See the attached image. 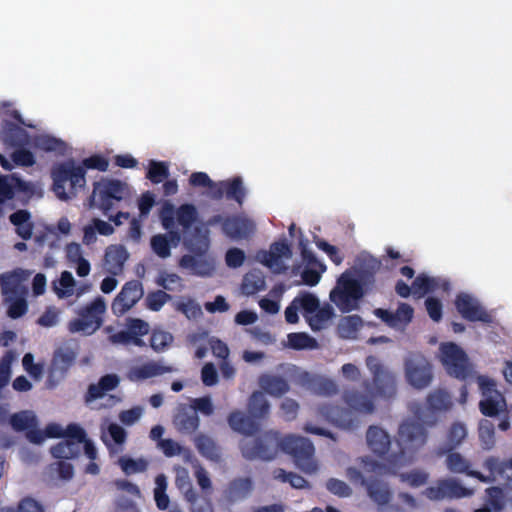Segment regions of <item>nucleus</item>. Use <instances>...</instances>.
I'll return each mask as SVG.
<instances>
[{
  "label": "nucleus",
  "instance_id": "27",
  "mask_svg": "<svg viewBox=\"0 0 512 512\" xmlns=\"http://www.w3.org/2000/svg\"><path fill=\"white\" fill-rule=\"evenodd\" d=\"M120 379L116 374H106L102 376L97 383L90 384L85 393L84 400L91 403L102 398L107 392L116 389Z\"/></svg>",
  "mask_w": 512,
  "mask_h": 512
},
{
  "label": "nucleus",
  "instance_id": "13",
  "mask_svg": "<svg viewBox=\"0 0 512 512\" xmlns=\"http://www.w3.org/2000/svg\"><path fill=\"white\" fill-rule=\"evenodd\" d=\"M76 358L77 353L68 347H60L54 351L46 381L48 388H55L66 377Z\"/></svg>",
  "mask_w": 512,
  "mask_h": 512
},
{
  "label": "nucleus",
  "instance_id": "16",
  "mask_svg": "<svg viewBox=\"0 0 512 512\" xmlns=\"http://www.w3.org/2000/svg\"><path fill=\"white\" fill-rule=\"evenodd\" d=\"M423 494L430 500L459 499L470 496L472 491L454 478L439 479L434 486L427 487Z\"/></svg>",
  "mask_w": 512,
  "mask_h": 512
},
{
  "label": "nucleus",
  "instance_id": "3",
  "mask_svg": "<svg viewBox=\"0 0 512 512\" xmlns=\"http://www.w3.org/2000/svg\"><path fill=\"white\" fill-rule=\"evenodd\" d=\"M428 437L429 432L423 422L413 418L404 419L395 436L398 448L389 457V468L398 469L407 465L412 456L426 445Z\"/></svg>",
  "mask_w": 512,
  "mask_h": 512
},
{
  "label": "nucleus",
  "instance_id": "20",
  "mask_svg": "<svg viewBox=\"0 0 512 512\" xmlns=\"http://www.w3.org/2000/svg\"><path fill=\"white\" fill-rule=\"evenodd\" d=\"M254 489L250 477H236L230 480L222 491V497L228 504H234L246 499Z\"/></svg>",
  "mask_w": 512,
  "mask_h": 512
},
{
  "label": "nucleus",
  "instance_id": "39",
  "mask_svg": "<svg viewBox=\"0 0 512 512\" xmlns=\"http://www.w3.org/2000/svg\"><path fill=\"white\" fill-rule=\"evenodd\" d=\"M426 405L432 412L448 411L452 407L451 396L443 389L434 390L427 395Z\"/></svg>",
  "mask_w": 512,
  "mask_h": 512
},
{
  "label": "nucleus",
  "instance_id": "33",
  "mask_svg": "<svg viewBox=\"0 0 512 512\" xmlns=\"http://www.w3.org/2000/svg\"><path fill=\"white\" fill-rule=\"evenodd\" d=\"M9 221L15 226V231L23 240H29L33 235L34 224L31 221V213L20 209L9 216Z\"/></svg>",
  "mask_w": 512,
  "mask_h": 512
},
{
  "label": "nucleus",
  "instance_id": "6",
  "mask_svg": "<svg viewBox=\"0 0 512 512\" xmlns=\"http://www.w3.org/2000/svg\"><path fill=\"white\" fill-rule=\"evenodd\" d=\"M129 194L126 183L117 179H102L93 184L89 207L96 208L108 216L114 207Z\"/></svg>",
  "mask_w": 512,
  "mask_h": 512
},
{
  "label": "nucleus",
  "instance_id": "23",
  "mask_svg": "<svg viewBox=\"0 0 512 512\" xmlns=\"http://www.w3.org/2000/svg\"><path fill=\"white\" fill-rule=\"evenodd\" d=\"M466 437V425L459 421L453 422L446 432L444 443L436 449V456L442 457L446 453L456 450L461 446Z\"/></svg>",
  "mask_w": 512,
  "mask_h": 512
},
{
  "label": "nucleus",
  "instance_id": "62",
  "mask_svg": "<svg viewBox=\"0 0 512 512\" xmlns=\"http://www.w3.org/2000/svg\"><path fill=\"white\" fill-rule=\"evenodd\" d=\"M34 418L30 417L26 411L15 413L10 417V424L16 431H24L34 425Z\"/></svg>",
  "mask_w": 512,
  "mask_h": 512
},
{
  "label": "nucleus",
  "instance_id": "45",
  "mask_svg": "<svg viewBox=\"0 0 512 512\" xmlns=\"http://www.w3.org/2000/svg\"><path fill=\"white\" fill-rule=\"evenodd\" d=\"M4 303L7 305V315L12 319L22 317L28 310L26 295L4 298Z\"/></svg>",
  "mask_w": 512,
  "mask_h": 512
},
{
  "label": "nucleus",
  "instance_id": "31",
  "mask_svg": "<svg viewBox=\"0 0 512 512\" xmlns=\"http://www.w3.org/2000/svg\"><path fill=\"white\" fill-rule=\"evenodd\" d=\"M1 140L10 146H21L25 143L27 138L26 131L9 120H3L0 130Z\"/></svg>",
  "mask_w": 512,
  "mask_h": 512
},
{
  "label": "nucleus",
  "instance_id": "17",
  "mask_svg": "<svg viewBox=\"0 0 512 512\" xmlns=\"http://www.w3.org/2000/svg\"><path fill=\"white\" fill-rule=\"evenodd\" d=\"M143 295V285L139 280L126 282L112 302L113 314L118 317L124 315L136 305Z\"/></svg>",
  "mask_w": 512,
  "mask_h": 512
},
{
  "label": "nucleus",
  "instance_id": "63",
  "mask_svg": "<svg viewBox=\"0 0 512 512\" xmlns=\"http://www.w3.org/2000/svg\"><path fill=\"white\" fill-rule=\"evenodd\" d=\"M127 330L133 337L142 339L149 332V324L139 318H129L127 320Z\"/></svg>",
  "mask_w": 512,
  "mask_h": 512
},
{
  "label": "nucleus",
  "instance_id": "21",
  "mask_svg": "<svg viewBox=\"0 0 512 512\" xmlns=\"http://www.w3.org/2000/svg\"><path fill=\"white\" fill-rule=\"evenodd\" d=\"M173 425L179 433L191 435L198 430L200 419L186 404H179L173 416Z\"/></svg>",
  "mask_w": 512,
  "mask_h": 512
},
{
  "label": "nucleus",
  "instance_id": "19",
  "mask_svg": "<svg viewBox=\"0 0 512 512\" xmlns=\"http://www.w3.org/2000/svg\"><path fill=\"white\" fill-rule=\"evenodd\" d=\"M255 228L251 219L240 215L227 216L223 223V233L232 240L248 239Z\"/></svg>",
  "mask_w": 512,
  "mask_h": 512
},
{
  "label": "nucleus",
  "instance_id": "61",
  "mask_svg": "<svg viewBox=\"0 0 512 512\" xmlns=\"http://www.w3.org/2000/svg\"><path fill=\"white\" fill-rule=\"evenodd\" d=\"M155 283L164 290L175 291L176 286H181V278L175 273L161 272Z\"/></svg>",
  "mask_w": 512,
  "mask_h": 512
},
{
  "label": "nucleus",
  "instance_id": "40",
  "mask_svg": "<svg viewBox=\"0 0 512 512\" xmlns=\"http://www.w3.org/2000/svg\"><path fill=\"white\" fill-rule=\"evenodd\" d=\"M248 411L255 419H263L269 415L270 404L263 392L255 391L251 394L248 402Z\"/></svg>",
  "mask_w": 512,
  "mask_h": 512
},
{
  "label": "nucleus",
  "instance_id": "24",
  "mask_svg": "<svg viewBox=\"0 0 512 512\" xmlns=\"http://www.w3.org/2000/svg\"><path fill=\"white\" fill-rule=\"evenodd\" d=\"M177 485L183 491L185 500L190 503L191 512H214L211 500L207 497H200L187 477L185 479L178 478Z\"/></svg>",
  "mask_w": 512,
  "mask_h": 512
},
{
  "label": "nucleus",
  "instance_id": "30",
  "mask_svg": "<svg viewBox=\"0 0 512 512\" xmlns=\"http://www.w3.org/2000/svg\"><path fill=\"white\" fill-rule=\"evenodd\" d=\"M193 441L197 451L202 457L215 463L221 461V449L210 436L199 433L194 437Z\"/></svg>",
  "mask_w": 512,
  "mask_h": 512
},
{
  "label": "nucleus",
  "instance_id": "42",
  "mask_svg": "<svg viewBox=\"0 0 512 512\" xmlns=\"http://www.w3.org/2000/svg\"><path fill=\"white\" fill-rule=\"evenodd\" d=\"M222 184L225 185V197L242 206L246 197V189L243 186L242 178L239 176L233 177L222 181Z\"/></svg>",
  "mask_w": 512,
  "mask_h": 512
},
{
  "label": "nucleus",
  "instance_id": "52",
  "mask_svg": "<svg viewBox=\"0 0 512 512\" xmlns=\"http://www.w3.org/2000/svg\"><path fill=\"white\" fill-rule=\"evenodd\" d=\"M293 303L298 304V307L302 309L305 318L306 316L313 314L320 306L318 298L314 294L308 292L296 297L293 300Z\"/></svg>",
  "mask_w": 512,
  "mask_h": 512
},
{
  "label": "nucleus",
  "instance_id": "50",
  "mask_svg": "<svg viewBox=\"0 0 512 512\" xmlns=\"http://www.w3.org/2000/svg\"><path fill=\"white\" fill-rule=\"evenodd\" d=\"M399 479L401 482L407 483L410 487L417 488L428 482L429 474L421 469H413L409 472L400 473Z\"/></svg>",
  "mask_w": 512,
  "mask_h": 512
},
{
  "label": "nucleus",
  "instance_id": "43",
  "mask_svg": "<svg viewBox=\"0 0 512 512\" xmlns=\"http://www.w3.org/2000/svg\"><path fill=\"white\" fill-rule=\"evenodd\" d=\"M333 315L334 312L331 306H319L313 314L306 316V320L313 331H320L327 326Z\"/></svg>",
  "mask_w": 512,
  "mask_h": 512
},
{
  "label": "nucleus",
  "instance_id": "58",
  "mask_svg": "<svg viewBox=\"0 0 512 512\" xmlns=\"http://www.w3.org/2000/svg\"><path fill=\"white\" fill-rule=\"evenodd\" d=\"M118 463L122 471L126 475H130L137 472H143L147 468V464L143 460H135L130 457H120Z\"/></svg>",
  "mask_w": 512,
  "mask_h": 512
},
{
  "label": "nucleus",
  "instance_id": "9",
  "mask_svg": "<svg viewBox=\"0 0 512 512\" xmlns=\"http://www.w3.org/2000/svg\"><path fill=\"white\" fill-rule=\"evenodd\" d=\"M34 195V187L13 173L0 176V204L16 198L22 205L28 204Z\"/></svg>",
  "mask_w": 512,
  "mask_h": 512
},
{
  "label": "nucleus",
  "instance_id": "46",
  "mask_svg": "<svg viewBox=\"0 0 512 512\" xmlns=\"http://www.w3.org/2000/svg\"><path fill=\"white\" fill-rule=\"evenodd\" d=\"M437 287L438 283L436 279L425 274H419L412 282L413 294L417 297H422L433 292Z\"/></svg>",
  "mask_w": 512,
  "mask_h": 512
},
{
  "label": "nucleus",
  "instance_id": "32",
  "mask_svg": "<svg viewBox=\"0 0 512 512\" xmlns=\"http://www.w3.org/2000/svg\"><path fill=\"white\" fill-rule=\"evenodd\" d=\"M173 371V368L170 366H165L160 364L159 362L150 361L141 366L134 367L129 372L130 380H145L155 376L163 375L165 373H170Z\"/></svg>",
  "mask_w": 512,
  "mask_h": 512
},
{
  "label": "nucleus",
  "instance_id": "8",
  "mask_svg": "<svg viewBox=\"0 0 512 512\" xmlns=\"http://www.w3.org/2000/svg\"><path fill=\"white\" fill-rule=\"evenodd\" d=\"M106 311V303L100 296L96 297L92 302L82 307L79 311V317L73 319L68 324L71 333L82 332L91 335L103 323L102 316Z\"/></svg>",
  "mask_w": 512,
  "mask_h": 512
},
{
  "label": "nucleus",
  "instance_id": "37",
  "mask_svg": "<svg viewBox=\"0 0 512 512\" xmlns=\"http://www.w3.org/2000/svg\"><path fill=\"white\" fill-rule=\"evenodd\" d=\"M507 407L506 400L501 393L484 396L479 402L481 413L488 417H495L500 412L505 411Z\"/></svg>",
  "mask_w": 512,
  "mask_h": 512
},
{
  "label": "nucleus",
  "instance_id": "60",
  "mask_svg": "<svg viewBox=\"0 0 512 512\" xmlns=\"http://www.w3.org/2000/svg\"><path fill=\"white\" fill-rule=\"evenodd\" d=\"M109 340L113 344H123V345H134L138 347H142L145 345L144 341L142 339L133 337L129 331L121 330L117 333H114L109 336Z\"/></svg>",
  "mask_w": 512,
  "mask_h": 512
},
{
  "label": "nucleus",
  "instance_id": "48",
  "mask_svg": "<svg viewBox=\"0 0 512 512\" xmlns=\"http://www.w3.org/2000/svg\"><path fill=\"white\" fill-rule=\"evenodd\" d=\"M169 176V167L166 162L151 160L146 177L153 183L159 184Z\"/></svg>",
  "mask_w": 512,
  "mask_h": 512
},
{
  "label": "nucleus",
  "instance_id": "4",
  "mask_svg": "<svg viewBox=\"0 0 512 512\" xmlns=\"http://www.w3.org/2000/svg\"><path fill=\"white\" fill-rule=\"evenodd\" d=\"M53 191L61 200H68L86 186V171L73 159L55 164L51 169Z\"/></svg>",
  "mask_w": 512,
  "mask_h": 512
},
{
  "label": "nucleus",
  "instance_id": "49",
  "mask_svg": "<svg viewBox=\"0 0 512 512\" xmlns=\"http://www.w3.org/2000/svg\"><path fill=\"white\" fill-rule=\"evenodd\" d=\"M478 432L482 447L486 450L491 449L495 444L494 424L487 419L481 420Z\"/></svg>",
  "mask_w": 512,
  "mask_h": 512
},
{
  "label": "nucleus",
  "instance_id": "55",
  "mask_svg": "<svg viewBox=\"0 0 512 512\" xmlns=\"http://www.w3.org/2000/svg\"><path fill=\"white\" fill-rule=\"evenodd\" d=\"M59 286H54L56 294L60 298L69 297L74 293L75 280L71 272L63 271L59 278Z\"/></svg>",
  "mask_w": 512,
  "mask_h": 512
},
{
  "label": "nucleus",
  "instance_id": "41",
  "mask_svg": "<svg viewBox=\"0 0 512 512\" xmlns=\"http://www.w3.org/2000/svg\"><path fill=\"white\" fill-rule=\"evenodd\" d=\"M265 277L261 271L253 270L246 273L241 283L242 293L254 295L265 289Z\"/></svg>",
  "mask_w": 512,
  "mask_h": 512
},
{
  "label": "nucleus",
  "instance_id": "44",
  "mask_svg": "<svg viewBox=\"0 0 512 512\" xmlns=\"http://www.w3.org/2000/svg\"><path fill=\"white\" fill-rule=\"evenodd\" d=\"M50 452L56 459H74L80 455L81 447L74 441H61L51 447Z\"/></svg>",
  "mask_w": 512,
  "mask_h": 512
},
{
  "label": "nucleus",
  "instance_id": "5",
  "mask_svg": "<svg viewBox=\"0 0 512 512\" xmlns=\"http://www.w3.org/2000/svg\"><path fill=\"white\" fill-rule=\"evenodd\" d=\"M209 242L208 230L203 226H194L193 231L185 237V245L195 255H183L180 266L195 275H211L214 267L203 257L209 248Z\"/></svg>",
  "mask_w": 512,
  "mask_h": 512
},
{
  "label": "nucleus",
  "instance_id": "36",
  "mask_svg": "<svg viewBox=\"0 0 512 512\" xmlns=\"http://www.w3.org/2000/svg\"><path fill=\"white\" fill-rule=\"evenodd\" d=\"M307 378L308 388L317 395L321 396H332L338 393V385L335 381L324 378V377H310L308 373H305Z\"/></svg>",
  "mask_w": 512,
  "mask_h": 512
},
{
  "label": "nucleus",
  "instance_id": "64",
  "mask_svg": "<svg viewBox=\"0 0 512 512\" xmlns=\"http://www.w3.org/2000/svg\"><path fill=\"white\" fill-rule=\"evenodd\" d=\"M327 490L341 498L349 497L352 494L351 488L342 480L331 478L326 483Z\"/></svg>",
  "mask_w": 512,
  "mask_h": 512
},
{
  "label": "nucleus",
  "instance_id": "12",
  "mask_svg": "<svg viewBox=\"0 0 512 512\" xmlns=\"http://www.w3.org/2000/svg\"><path fill=\"white\" fill-rule=\"evenodd\" d=\"M441 362L447 373L458 379H465L468 374L466 353L455 343H442L440 346Z\"/></svg>",
  "mask_w": 512,
  "mask_h": 512
},
{
  "label": "nucleus",
  "instance_id": "18",
  "mask_svg": "<svg viewBox=\"0 0 512 512\" xmlns=\"http://www.w3.org/2000/svg\"><path fill=\"white\" fill-rule=\"evenodd\" d=\"M366 440L370 450L384 459L389 466L390 455L396 453L391 450V439L389 434L378 426H370L366 433Z\"/></svg>",
  "mask_w": 512,
  "mask_h": 512
},
{
  "label": "nucleus",
  "instance_id": "11",
  "mask_svg": "<svg viewBox=\"0 0 512 512\" xmlns=\"http://www.w3.org/2000/svg\"><path fill=\"white\" fill-rule=\"evenodd\" d=\"M346 476L353 484H359L366 488L369 498L378 505H386L391 500V492L387 483L377 477L366 478L360 470L348 467Z\"/></svg>",
  "mask_w": 512,
  "mask_h": 512
},
{
  "label": "nucleus",
  "instance_id": "1",
  "mask_svg": "<svg viewBox=\"0 0 512 512\" xmlns=\"http://www.w3.org/2000/svg\"><path fill=\"white\" fill-rule=\"evenodd\" d=\"M365 363L372 375L371 381L363 382L365 392L354 388L344 391L342 398L349 409L330 404H323L318 408L319 413L337 427L347 430L355 429L359 423L355 412L363 415L372 414L376 410V398L390 401L397 395L395 373L374 355L367 356Z\"/></svg>",
  "mask_w": 512,
  "mask_h": 512
},
{
  "label": "nucleus",
  "instance_id": "47",
  "mask_svg": "<svg viewBox=\"0 0 512 512\" xmlns=\"http://www.w3.org/2000/svg\"><path fill=\"white\" fill-rule=\"evenodd\" d=\"M156 487L154 489V500L159 510H166L169 507L170 499L166 493L167 478L164 474H159L155 479Z\"/></svg>",
  "mask_w": 512,
  "mask_h": 512
},
{
  "label": "nucleus",
  "instance_id": "7",
  "mask_svg": "<svg viewBox=\"0 0 512 512\" xmlns=\"http://www.w3.org/2000/svg\"><path fill=\"white\" fill-rule=\"evenodd\" d=\"M364 294L361 281L355 279L352 273L347 270L341 274L335 288L330 292V300L341 312L347 313L358 309L359 302Z\"/></svg>",
  "mask_w": 512,
  "mask_h": 512
},
{
  "label": "nucleus",
  "instance_id": "34",
  "mask_svg": "<svg viewBox=\"0 0 512 512\" xmlns=\"http://www.w3.org/2000/svg\"><path fill=\"white\" fill-rule=\"evenodd\" d=\"M128 258L126 249L121 245H111L106 249L105 262L108 271L114 275L123 270L124 264Z\"/></svg>",
  "mask_w": 512,
  "mask_h": 512
},
{
  "label": "nucleus",
  "instance_id": "59",
  "mask_svg": "<svg viewBox=\"0 0 512 512\" xmlns=\"http://www.w3.org/2000/svg\"><path fill=\"white\" fill-rule=\"evenodd\" d=\"M80 165L84 168V171H87V169H95L100 172H105L108 170L109 161L100 154H94L83 159Z\"/></svg>",
  "mask_w": 512,
  "mask_h": 512
},
{
  "label": "nucleus",
  "instance_id": "38",
  "mask_svg": "<svg viewBox=\"0 0 512 512\" xmlns=\"http://www.w3.org/2000/svg\"><path fill=\"white\" fill-rule=\"evenodd\" d=\"M176 220L182 227L183 232L186 233V237L193 231L192 225L198 219V211L193 204H182L176 212Z\"/></svg>",
  "mask_w": 512,
  "mask_h": 512
},
{
  "label": "nucleus",
  "instance_id": "28",
  "mask_svg": "<svg viewBox=\"0 0 512 512\" xmlns=\"http://www.w3.org/2000/svg\"><path fill=\"white\" fill-rule=\"evenodd\" d=\"M228 424L234 431L246 436L254 435L259 430V423L256 419L240 411L230 413L228 416Z\"/></svg>",
  "mask_w": 512,
  "mask_h": 512
},
{
  "label": "nucleus",
  "instance_id": "54",
  "mask_svg": "<svg viewBox=\"0 0 512 512\" xmlns=\"http://www.w3.org/2000/svg\"><path fill=\"white\" fill-rule=\"evenodd\" d=\"M289 346L296 350L314 348L317 344L316 340L306 333H290L288 334Z\"/></svg>",
  "mask_w": 512,
  "mask_h": 512
},
{
  "label": "nucleus",
  "instance_id": "25",
  "mask_svg": "<svg viewBox=\"0 0 512 512\" xmlns=\"http://www.w3.org/2000/svg\"><path fill=\"white\" fill-rule=\"evenodd\" d=\"M20 270L6 272L0 275V287L4 298L27 295L28 290L23 284Z\"/></svg>",
  "mask_w": 512,
  "mask_h": 512
},
{
  "label": "nucleus",
  "instance_id": "14",
  "mask_svg": "<svg viewBox=\"0 0 512 512\" xmlns=\"http://www.w3.org/2000/svg\"><path fill=\"white\" fill-rule=\"evenodd\" d=\"M454 305L457 312L467 321L482 322L490 324L493 322L492 315L481 305V303L468 293L461 292L456 295Z\"/></svg>",
  "mask_w": 512,
  "mask_h": 512
},
{
  "label": "nucleus",
  "instance_id": "51",
  "mask_svg": "<svg viewBox=\"0 0 512 512\" xmlns=\"http://www.w3.org/2000/svg\"><path fill=\"white\" fill-rule=\"evenodd\" d=\"M150 246L152 251L162 259H166L171 255V245L168 236L163 234H156L150 239Z\"/></svg>",
  "mask_w": 512,
  "mask_h": 512
},
{
  "label": "nucleus",
  "instance_id": "57",
  "mask_svg": "<svg viewBox=\"0 0 512 512\" xmlns=\"http://www.w3.org/2000/svg\"><path fill=\"white\" fill-rule=\"evenodd\" d=\"M188 407L192 411H195L196 414L199 412L205 416H210L214 412V406L209 396L191 399Z\"/></svg>",
  "mask_w": 512,
  "mask_h": 512
},
{
  "label": "nucleus",
  "instance_id": "29",
  "mask_svg": "<svg viewBox=\"0 0 512 512\" xmlns=\"http://www.w3.org/2000/svg\"><path fill=\"white\" fill-rule=\"evenodd\" d=\"M258 385L265 393L274 397H281L290 389L289 383L285 378L272 374L260 375Z\"/></svg>",
  "mask_w": 512,
  "mask_h": 512
},
{
  "label": "nucleus",
  "instance_id": "15",
  "mask_svg": "<svg viewBox=\"0 0 512 512\" xmlns=\"http://www.w3.org/2000/svg\"><path fill=\"white\" fill-rule=\"evenodd\" d=\"M292 250L287 241H276L270 245L269 250H261L257 253V260L268 267L275 274L286 273L288 267L282 261V258H290Z\"/></svg>",
  "mask_w": 512,
  "mask_h": 512
},
{
  "label": "nucleus",
  "instance_id": "56",
  "mask_svg": "<svg viewBox=\"0 0 512 512\" xmlns=\"http://www.w3.org/2000/svg\"><path fill=\"white\" fill-rule=\"evenodd\" d=\"M486 505L497 512L504 508V493L500 487L494 486L486 489Z\"/></svg>",
  "mask_w": 512,
  "mask_h": 512
},
{
  "label": "nucleus",
  "instance_id": "53",
  "mask_svg": "<svg viewBox=\"0 0 512 512\" xmlns=\"http://www.w3.org/2000/svg\"><path fill=\"white\" fill-rule=\"evenodd\" d=\"M171 299V295L164 290H156L149 292L146 296V307L154 312L161 310V308Z\"/></svg>",
  "mask_w": 512,
  "mask_h": 512
},
{
  "label": "nucleus",
  "instance_id": "22",
  "mask_svg": "<svg viewBox=\"0 0 512 512\" xmlns=\"http://www.w3.org/2000/svg\"><path fill=\"white\" fill-rule=\"evenodd\" d=\"M446 467L447 469L455 474H466L470 477L476 478L481 482L488 483L492 479L485 477L481 472L471 469V463L460 453L451 451L446 453Z\"/></svg>",
  "mask_w": 512,
  "mask_h": 512
},
{
  "label": "nucleus",
  "instance_id": "2",
  "mask_svg": "<svg viewBox=\"0 0 512 512\" xmlns=\"http://www.w3.org/2000/svg\"><path fill=\"white\" fill-rule=\"evenodd\" d=\"M240 450L242 456L249 461L273 460L281 450L290 455L301 470L314 472L317 469L314 445L308 438L302 436L289 434L281 437L279 432L268 431L255 439L241 441Z\"/></svg>",
  "mask_w": 512,
  "mask_h": 512
},
{
  "label": "nucleus",
  "instance_id": "10",
  "mask_svg": "<svg viewBox=\"0 0 512 512\" xmlns=\"http://www.w3.org/2000/svg\"><path fill=\"white\" fill-rule=\"evenodd\" d=\"M405 378L415 389L427 388L433 380L432 365L422 354L410 355L404 363Z\"/></svg>",
  "mask_w": 512,
  "mask_h": 512
},
{
  "label": "nucleus",
  "instance_id": "35",
  "mask_svg": "<svg viewBox=\"0 0 512 512\" xmlns=\"http://www.w3.org/2000/svg\"><path fill=\"white\" fill-rule=\"evenodd\" d=\"M363 326V320L359 315L342 317L337 325V334L342 339H355Z\"/></svg>",
  "mask_w": 512,
  "mask_h": 512
},
{
  "label": "nucleus",
  "instance_id": "26",
  "mask_svg": "<svg viewBox=\"0 0 512 512\" xmlns=\"http://www.w3.org/2000/svg\"><path fill=\"white\" fill-rule=\"evenodd\" d=\"M302 257L307 263V266L301 273L302 281L308 286H315L319 283L321 274L325 271L326 267L316 258L313 252L306 248L302 249Z\"/></svg>",
  "mask_w": 512,
  "mask_h": 512
}]
</instances>
